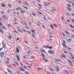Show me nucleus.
<instances>
[{
  "label": "nucleus",
  "instance_id": "obj_41",
  "mask_svg": "<svg viewBox=\"0 0 74 74\" xmlns=\"http://www.w3.org/2000/svg\"><path fill=\"white\" fill-rule=\"evenodd\" d=\"M51 27V28H52V29H53V25H50Z\"/></svg>",
  "mask_w": 74,
  "mask_h": 74
},
{
  "label": "nucleus",
  "instance_id": "obj_58",
  "mask_svg": "<svg viewBox=\"0 0 74 74\" xmlns=\"http://www.w3.org/2000/svg\"><path fill=\"white\" fill-rule=\"evenodd\" d=\"M67 21L68 22H70V20H67Z\"/></svg>",
  "mask_w": 74,
  "mask_h": 74
},
{
  "label": "nucleus",
  "instance_id": "obj_25",
  "mask_svg": "<svg viewBox=\"0 0 74 74\" xmlns=\"http://www.w3.org/2000/svg\"><path fill=\"white\" fill-rule=\"evenodd\" d=\"M38 14H40V15H42V13L40 12H38Z\"/></svg>",
  "mask_w": 74,
  "mask_h": 74
},
{
  "label": "nucleus",
  "instance_id": "obj_63",
  "mask_svg": "<svg viewBox=\"0 0 74 74\" xmlns=\"http://www.w3.org/2000/svg\"><path fill=\"white\" fill-rule=\"evenodd\" d=\"M70 66H71V67H73V65L72 64H71Z\"/></svg>",
  "mask_w": 74,
  "mask_h": 74
},
{
  "label": "nucleus",
  "instance_id": "obj_32",
  "mask_svg": "<svg viewBox=\"0 0 74 74\" xmlns=\"http://www.w3.org/2000/svg\"><path fill=\"white\" fill-rule=\"evenodd\" d=\"M3 49V47H2L0 49V51H2Z\"/></svg>",
  "mask_w": 74,
  "mask_h": 74
},
{
  "label": "nucleus",
  "instance_id": "obj_16",
  "mask_svg": "<svg viewBox=\"0 0 74 74\" xmlns=\"http://www.w3.org/2000/svg\"><path fill=\"white\" fill-rule=\"evenodd\" d=\"M68 61L69 62V63H70L71 64H73V63H72V62H71V61L70 60H68Z\"/></svg>",
  "mask_w": 74,
  "mask_h": 74
},
{
  "label": "nucleus",
  "instance_id": "obj_62",
  "mask_svg": "<svg viewBox=\"0 0 74 74\" xmlns=\"http://www.w3.org/2000/svg\"><path fill=\"white\" fill-rule=\"evenodd\" d=\"M15 63H16V64L17 65H19V64H18L17 62H15Z\"/></svg>",
  "mask_w": 74,
  "mask_h": 74
},
{
  "label": "nucleus",
  "instance_id": "obj_33",
  "mask_svg": "<svg viewBox=\"0 0 74 74\" xmlns=\"http://www.w3.org/2000/svg\"><path fill=\"white\" fill-rule=\"evenodd\" d=\"M49 69H50V70H51V71H54L53 69H52L51 68H49Z\"/></svg>",
  "mask_w": 74,
  "mask_h": 74
},
{
  "label": "nucleus",
  "instance_id": "obj_7",
  "mask_svg": "<svg viewBox=\"0 0 74 74\" xmlns=\"http://www.w3.org/2000/svg\"><path fill=\"white\" fill-rule=\"evenodd\" d=\"M7 70L8 73H10V74H12V71L11 70V69H7Z\"/></svg>",
  "mask_w": 74,
  "mask_h": 74
},
{
  "label": "nucleus",
  "instance_id": "obj_27",
  "mask_svg": "<svg viewBox=\"0 0 74 74\" xmlns=\"http://www.w3.org/2000/svg\"><path fill=\"white\" fill-rule=\"evenodd\" d=\"M41 55H42V56L43 57H45V55H44V54L42 53Z\"/></svg>",
  "mask_w": 74,
  "mask_h": 74
},
{
  "label": "nucleus",
  "instance_id": "obj_21",
  "mask_svg": "<svg viewBox=\"0 0 74 74\" xmlns=\"http://www.w3.org/2000/svg\"><path fill=\"white\" fill-rule=\"evenodd\" d=\"M20 12L21 14H23V13H25V11L22 10Z\"/></svg>",
  "mask_w": 74,
  "mask_h": 74
},
{
  "label": "nucleus",
  "instance_id": "obj_19",
  "mask_svg": "<svg viewBox=\"0 0 74 74\" xmlns=\"http://www.w3.org/2000/svg\"><path fill=\"white\" fill-rule=\"evenodd\" d=\"M21 70V71H23V72H24V71H25V70L23 69H20Z\"/></svg>",
  "mask_w": 74,
  "mask_h": 74
},
{
  "label": "nucleus",
  "instance_id": "obj_26",
  "mask_svg": "<svg viewBox=\"0 0 74 74\" xmlns=\"http://www.w3.org/2000/svg\"><path fill=\"white\" fill-rule=\"evenodd\" d=\"M57 69L58 71L59 72L60 71H59V68L58 67H57Z\"/></svg>",
  "mask_w": 74,
  "mask_h": 74
},
{
  "label": "nucleus",
  "instance_id": "obj_43",
  "mask_svg": "<svg viewBox=\"0 0 74 74\" xmlns=\"http://www.w3.org/2000/svg\"><path fill=\"white\" fill-rule=\"evenodd\" d=\"M8 66L9 67H11V66L10 65H8Z\"/></svg>",
  "mask_w": 74,
  "mask_h": 74
},
{
  "label": "nucleus",
  "instance_id": "obj_17",
  "mask_svg": "<svg viewBox=\"0 0 74 74\" xmlns=\"http://www.w3.org/2000/svg\"><path fill=\"white\" fill-rule=\"evenodd\" d=\"M31 32H32V33H34V34H35V31H34V30H33V29H32L31 30Z\"/></svg>",
  "mask_w": 74,
  "mask_h": 74
},
{
  "label": "nucleus",
  "instance_id": "obj_35",
  "mask_svg": "<svg viewBox=\"0 0 74 74\" xmlns=\"http://www.w3.org/2000/svg\"><path fill=\"white\" fill-rule=\"evenodd\" d=\"M0 26H3V23H2L0 22Z\"/></svg>",
  "mask_w": 74,
  "mask_h": 74
},
{
  "label": "nucleus",
  "instance_id": "obj_9",
  "mask_svg": "<svg viewBox=\"0 0 74 74\" xmlns=\"http://www.w3.org/2000/svg\"><path fill=\"white\" fill-rule=\"evenodd\" d=\"M71 41V39H68L67 40V42L68 43H70Z\"/></svg>",
  "mask_w": 74,
  "mask_h": 74
},
{
  "label": "nucleus",
  "instance_id": "obj_46",
  "mask_svg": "<svg viewBox=\"0 0 74 74\" xmlns=\"http://www.w3.org/2000/svg\"><path fill=\"white\" fill-rule=\"evenodd\" d=\"M42 26L44 29H45V27H44V25H42Z\"/></svg>",
  "mask_w": 74,
  "mask_h": 74
},
{
  "label": "nucleus",
  "instance_id": "obj_57",
  "mask_svg": "<svg viewBox=\"0 0 74 74\" xmlns=\"http://www.w3.org/2000/svg\"><path fill=\"white\" fill-rule=\"evenodd\" d=\"M3 14H4V12H1V14L2 15H3Z\"/></svg>",
  "mask_w": 74,
  "mask_h": 74
},
{
  "label": "nucleus",
  "instance_id": "obj_39",
  "mask_svg": "<svg viewBox=\"0 0 74 74\" xmlns=\"http://www.w3.org/2000/svg\"><path fill=\"white\" fill-rule=\"evenodd\" d=\"M35 48H36V49H39V48H38V47H35Z\"/></svg>",
  "mask_w": 74,
  "mask_h": 74
},
{
  "label": "nucleus",
  "instance_id": "obj_29",
  "mask_svg": "<svg viewBox=\"0 0 74 74\" xmlns=\"http://www.w3.org/2000/svg\"><path fill=\"white\" fill-rule=\"evenodd\" d=\"M3 17L5 19V20H7V19H6V17H5V16L4 15L3 16Z\"/></svg>",
  "mask_w": 74,
  "mask_h": 74
},
{
  "label": "nucleus",
  "instance_id": "obj_24",
  "mask_svg": "<svg viewBox=\"0 0 74 74\" xmlns=\"http://www.w3.org/2000/svg\"><path fill=\"white\" fill-rule=\"evenodd\" d=\"M43 19L45 21H47V20H46V18H45V16L43 17Z\"/></svg>",
  "mask_w": 74,
  "mask_h": 74
},
{
  "label": "nucleus",
  "instance_id": "obj_23",
  "mask_svg": "<svg viewBox=\"0 0 74 74\" xmlns=\"http://www.w3.org/2000/svg\"><path fill=\"white\" fill-rule=\"evenodd\" d=\"M25 73L26 74H29V72L26 71L25 72Z\"/></svg>",
  "mask_w": 74,
  "mask_h": 74
},
{
  "label": "nucleus",
  "instance_id": "obj_30",
  "mask_svg": "<svg viewBox=\"0 0 74 74\" xmlns=\"http://www.w3.org/2000/svg\"><path fill=\"white\" fill-rule=\"evenodd\" d=\"M32 15L34 16H36V15L35 14H34L33 13H32Z\"/></svg>",
  "mask_w": 74,
  "mask_h": 74
},
{
  "label": "nucleus",
  "instance_id": "obj_38",
  "mask_svg": "<svg viewBox=\"0 0 74 74\" xmlns=\"http://www.w3.org/2000/svg\"><path fill=\"white\" fill-rule=\"evenodd\" d=\"M27 32L28 33H29V34H30V33H31V32L29 31H27Z\"/></svg>",
  "mask_w": 74,
  "mask_h": 74
},
{
  "label": "nucleus",
  "instance_id": "obj_36",
  "mask_svg": "<svg viewBox=\"0 0 74 74\" xmlns=\"http://www.w3.org/2000/svg\"><path fill=\"white\" fill-rule=\"evenodd\" d=\"M38 6H40V7H42V5L40 3L38 4Z\"/></svg>",
  "mask_w": 74,
  "mask_h": 74
},
{
  "label": "nucleus",
  "instance_id": "obj_6",
  "mask_svg": "<svg viewBox=\"0 0 74 74\" xmlns=\"http://www.w3.org/2000/svg\"><path fill=\"white\" fill-rule=\"evenodd\" d=\"M60 57L61 58H66V56L63 54Z\"/></svg>",
  "mask_w": 74,
  "mask_h": 74
},
{
  "label": "nucleus",
  "instance_id": "obj_40",
  "mask_svg": "<svg viewBox=\"0 0 74 74\" xmlns=\"http://www.w3.org/2000/svg\"><path fill=\"white\" fill-rule=\"evenodd\" d=\"M71 38H74V36H71Z\"/></svg>",
  "mask_w": 74,
  "mask_h": 74
},
{
  "label": "nucleus",
  "instance_id": "obj_4",
  "mask_svg": "<svg viewBox=\"0 0 74 74\" xmlns=\"http://www.w3.org/2000/svg\"><path fill=\"white\" fill-rule=\"evenodd\" d=\"M63 43L64 46L65 47V48H67V47H66V44H67V42H66L65 41L63 40Z\"/></svg>",
  "mask_w": 74,
  "mask_h": 74
},
{
  "label": "nucleus",
  "instance_id": "obj_56",
  "mask_svg": "<svg viewBox=\"0 0 74 74\" xmlns=\"http://www.w3.org/2000/svg\"><path fill=\"white\" fill-rule=\"evenodd\" d=\"M29 24L30 26H32V25H31V23H30L29 22Z\"/></svg>",
  "mask_w": 74,
  "mask_h": 74
},
{
  "label": "nucleus",
  "instance_id": "obj_18",
  "mask_svg": "<svg viewBox=\"0 0 74 74\" xmlns=\"http://www.w3.org/2000/svg\"><path fill=\"white\" fill-rule=\"evenodd\" d=\"M31 52H32V51L29 50V51L27 52V53H28V54H31V53H31Z\"/></svg>",
  "mask_w": 74,
  "mask_h": 74
},
{
  "label": "nucleus",
  "instance_id": "obj_54",
  "mask_svg": "<svg viewBox=\"0 0 74 74\" xmlns=\"http://www.w3.org/2000/svg\"><path fill=\"white\" fill-rule=\"evenodd\" d=\"M68 9L69 10V11H71V9H70V8H68Z\"/></svg>",
  "mask_w": 74,
  "mask_h": 74
},
{
  "label": "nucleus",
  "instance_id": "obj_10",
  "mask_svg": "<svg viewBox=\"0 0 74 74\" xmlns=\"http://www.w3.org/2000/svg\"><path fill=\"white\" fill-rule=\"evenodd\" d=\"M42 59L44 60H45V62H48V60L46 59V58H42Z\"/></svg>",
  "mask_w": 74,
  "mask_h": 74
},
{
  "label": "nucleus",
  "instance_id": "obj_2",
  "mask_svg": "<svg viewBox=\"0 0 74 74\" xmlns=\"http://www.w3.org/2000/svg\"><path fill=\"white\" fill-rule=\"evenodd\" d=\"M48 53L49 54H50V55H53V54H54V51H53L49 50Z\"/></svg>",
  "mask_w": 74,
  "mask_h": 74
},
{
  "label": "nucleus",
  "instance_id": "obj_15",
  "mask_svg": "<svg viewBox=\"0 0 74 74\" xmlns=\"http://www.w3.org/2000/svg\"><path fill=\"white\" fill-rule=\"evenodd\" d=\"M16 49L17 50V52H19V49H18V48L17 47L16 48Z\"/></svg>",
  "mask_w": 74,
  "mask_h": 74
},
{
  "label": "nucleus",
  "instance_id": "obj_47",
  "mask_svg": "<svg viewBox=\"0 0 74 74\" xmlns=\"http://www.w3.org/2000/svg\"><path fill=\"white\" fill-rule=\"evenodd\" d=\"M20 40V38H17V41H18V40Z\"/></svg>",
  "mask_w": 74,
  "mask_h": 74
},
{
  "label": "nucleus",
  "instance_id": "obj_5",
  "mask_svg": "<svg viewBox=\"0 0 74 74\" xmlns=\"http://www.w3.org/2000/svg\"><path fill=\"white\" fill-rule=\"evenodd\" d=\"M16 57L18 61L19 62V61H20V58H19V56L17 55H16Z\"/></svg>",
  "mask_w": 74,
  "mask_h": 74
},
{
  "label": "nucleus",
  "instance_id": "obj_31",
  "mask_svg": "<svg viewBox=\"0 0 74 74\" xmlns=\"http://www.w3.org/2000/svg\"><path fill=\"white\" fill-rule=\"evenodd\" d=\"M32 36L33 37H34V38H36V36H35L34 34H32Z\"/></svg>",
  "mask_w": 74,
  "mask_h": 74
},
{
  "label": "nucleus",
  "instance_id": "obj_14",
  "mask_svg": "<svg viewBox=\"0 0 74 74\" xmlns=\"http://www.w3.org/2000/svg\"><path fill=\"white\" fill-rule=\"evenodd\" d=\"M56 61H57V62H59V61H60V60L59 58H58V59H55Z\"/></svg>",
  "mask_w": 74,
  "mask_h": 74
},
{
  "label": "nucleus",
  "instance_id": "obj_11",
  "mask_svg": "<svg viewBox=\"0 0 74 74\" xmlns=\"http://www.w3.org/2000/svg\"><path fill=\"white\" fill-rule=\"evenodd\" d=\"M3 48H4V49H5V48H6V46H5V45L4 44V43H3Z\"/></svg>",
  "mask_w": 74,
  "mask_h": 74
},
{
  "label": "nucleus",
  "instance_id": "obj_22",
  "mask_svg": "<svg viewBox=\"0 0 74 74\" xmlns=\"http://www.w3.org/2000/svg\"><path fill=\"white\" fill-rule=\"evenodd\" d=\"M0 31L2 33V34H4V32H3V30L0 29Z\"/></svg>",
  "mask_w": 74,
  "mask_h": 74
},
{
  "label": "nucleus",
  "instance_id": "obj_45",
  "mask_svg": "<svg viewBox=\"0 0 74 74\" xmlns=\"http://www.w3.org/2000/svg\"><path fill=\"white\" fill-rule=\"evenodd\" d=\"M70 27H71L72 28H74V27H73V26L71 25H70Z\"/></svg>",
  "mask_w": 74,
  "mask_h": 74
},
{
  "label": "nucleus",
  "instance_id": "obj_20",
  "mask_svg": "<svg viewBox=\"0 0 74 74\" xmlns=\"http://www.w3.org/2000/svg\"><path fill=\"white\" fill-rule=\"evenodd\" d=\"M22 6L24 8H26V9H27H27H28V8H27V7H25V6H24V5H22Z\"/></svg>",
  "mask_w": 74,
  "mask_h": 74
},
{
  "label": "nucleus",
  "instance_id": "obj_1",
  "mask_svg": "<svg viewBox=\"0 0 74 74\" xmlns=\"http://www.w3.org/2000/svg\"><path fill=\"white\" fill-rule=\"evenodd\" d=\"M5 53L4 52H1L0 53V56L1 58V59H3V58L4 57V56Z\"/></svg>",
  "mask_w": 74,
  "mask_h": 74
},
{
  "label": "nucleus",
  "instance_id": "obj_52",
  "mask_svg": "<svg viewBox=\"0 0 74 74\" xmlns=\"http://www.w3.org/2000/svg\"><path fill=\"white\" fill-rule=\"evenodd\" d=\"M9 37L10 38H12V37H11V36L9 35Z\"/></svg>",
  "mask_w": 74,
  "mask_h": 74
},
{
  "label": "nucleus",
  "instance_id": "obj_37",
  "mask_svg": "<svg viewBox=\"0 0 74 74\" xmlns=\"http://www.w3.org/2000/svg\"><path fill=\"white\" fill-rule=\"evenodd\" d=\"M32 58L33 59H35L36 58H35V57L34 56V57H32Z\"/></svg>",
  "mask_w": 74,
  "mask_h": 74
},
{
  "label": "nucleus",
  "instance_id": "obj_61",
  "mask_svg": "<svg viewBox=\"0 0 74 74\" xmlns=\"http://www.w3.org/2000/svg\"><path fill=\"white\" fill-rule=\"evenodd\" d=\"M62 34L63 35V36H65V35L64 34L62 33Z\"/></svg>",
  "mask_w": 74,
  "mask_h": 74
},
{
  "label": "nucleus",
  "instance_id": "obj_49",
  "mask_svg": "<svg viewBox=\"0 0 74 74\" xmlns=\"http://www.w3.org/2000/svg\"><path fill=\"white\" fill-rule=\"evenodd\" d=\"M66 14L68 16H69V13H66Z\"/></svg>",
  "mask_w": 74,
  "mask_h": 74
},
{
  "label": "nucleus",
  "instance_id": "obj_44",
  "mask_svg": "<svg viewBox=\"0 0 74 74\" xmlns=\"http://www.w3.org/2000/svg\"><path fill=\"white\" fill-rule=\"evenodd\" d=\"M65 71V73H66V74H69V73L67 72V71Z\"/></svg>",
  "mask_w": 74,
  "mask_h": 74
},
{
  "label": "nucleus",
  "instance_id": "obj_59",
  "mask_svg": "<svg viewBox=\"0 0 74 74\" xmlns=\"http://www.w3.org/2000/svg\"><path fill=\"white\" fill-rule=\"evenodd\" d=\"M7 60L8 61H10V60H9V58H7Z\"/></svg>",
  "mask_w": 74,
  "mask_h": 74
},
{
  "label": "nucleus",
  "instance_id": "obj_53",
  "mask_svg": "<svg viewBox=\"0 0 74 74\" xmlns=\"http://www.w3.org/2000/svg\"><path fill=\"white\" fill-rule=\"evenodd\" d=\"M65 24L66 25H67V22H65Z\"/></svg>",
  "mask_w": 74,
  "mask_h": 74
},
{
  "label": "nucleus",
  "instance_id": "obj_34",
  "mask_svg": "<svg viewBox=\"0 0 74 74\" xmlns=\"http://www.w3.org/2000/svg\"><path fill=\"white\" fill-rule=\"evenodd\" d=\"M65 33H66V34H69V32H67L66 31H65Z\"/></svg>",
  "mask_w": 74,
  "mask_h": 74
},
{
  "label": "nucleus",
  "instance_id": "obj_64",
  "mask_svg": "<svg viewBox=\"0 0 74 74\" xmlns=\"http://www.w3.org/2000/svg\"><path fill=\"white\" fill-rule=\"evenodd\" d=\"M23 30L25 32H26V30H25V29H23Z\"/></svg>",
  "mask_w": 74,
  "mask_h": 74
},
{
  "label": "nucleus",
  "instance_id": "obj_55",
  "mask_svg": "<svg viewBox=\"0 0 74 74\" xmlns=\"http://www.w3.org/2000/svg\"><path fill=\"white\" fill-rule=\"evenodd\" d=\"M8 6L9 7H10V8L11 7V5H10V4L8 5Z\"/></svg>",
  "mask_w": 74,
  "mask_h": 74
},
{
  "label": "nucleus",
  "instance_id": "obj_50",
  "mask_svg": "<svg viewBox=\"0 0 74 74\" xmlns=\"http://www.w3.org/2000/svg\"><path fill=\"white\" fill-rule=\"evenodd\" d=\"M17 73H18L19 74V73H20V71H17Z\"/></svg>",
  "mask_w": 74,
  "mask_h": 74
},
{
  "label": "nucleus",
  "instance_id": "obj_42",
  "mask_svg": "<svg viewBox=\"0 0 74 74\" xmlns=\"http://www.w3.org/2000/svg\"><path fill=\"white\" fill-rule=\"evenodd\" d=\"M61 19H62V21H63V19H64V17H61Z\"/></svg>",
  "mask_w": 74,
  "mask_h": 74
},
{
  "label": "nucleus",
  "instance_id": "obj_60",
  "mask_svg": "<svg viewBox=\"0 0 74 74\" xmlns=\"http://www.w3.org/2000/svg\"><path fill=\"white\" fill-rule=\"evenodd\" d=\"M67 5H68V6H69V7H71V6H70V5H69V4H67Z\"/></svg>",
  "mask_w": 74,
  "mask_h": 74
},
{
  "label": "nucleus",
  "instance_id": "obj_13",
  "mask_svg": "<svg viewBox=\"0 0 74 74\" xmlns=\"http://www.w3.org/2000/svg\"><path fill=\"white\" fill-rule=\"evenodd\" d=\"M53 26H54L56 28H57V27H58V25L55 24H53Z\"/></svg>",
  "mask_w": 74,
  "mask_h": 74
},
{
  "label": "nucleus",
  "instance_id": "obj_48",
  "mask_svg": "<svg viewBox=\"0 0 74 74\" xmlns=\"http://www.w3.org/2000/svg\"><path fill=\"white\" fill-rule=\"evenodd\" d=\"M49 48L50 49H52V47H49Z\"/></svg>",
  "mask_w": 74,
  "mask_h": 74
},
{
  "label": "nucleus",
  "instance_id": "obj_51",
  "mask_svg": "<svg viewBox=\"0 0 74 74\" xmlns=\"http://www.w3.org/2000/svg\"><path fill=\"white\" fill-rule=\"evenodd\" d=\"M18 9H19V10H22V8H21L19 7L18 8Z\"/></svg>",
  "mask_w": 74,
  "mask_h": 74
},
{
  "label": "nucleus",
  "instance_id": "obj_12",
  "mask_svg": "<svg viewBox=\"0 0 74 74\" xmlns=\"http://www.w3.org/2000/svg\"><path fill=\"white\" fill-rule=\"evenodd\" d=\"M1 5L3 7L5 8V7H6V5L4 4H1Z\"/></svg>",
  "mask_w": 74,
  "mask_h": 74
},
{
  "label": "nucleus",
  "instance_id": "obj_3",
  "mask_svg": "<svg viewBox=\"0 0 74 74\" xmlns=\"http://www.w3.org/2000/svg\"><path fill=\"white\" fill-rule=\"evenodd\" d=\"M1 28L2 29V30H7V28H6V27L4 26H3L1 27Z\"/></svg>",
  "mask_w": 74,
  "mask_h": 74
},
{
  "label": "nucleus",
  "instance_id": "obj_8",
  "mask_svg": "<svg viewBox=\"0 0 74 74\" xmlns=\"http://www.w3.org/2000/svg\"><path fill=\"white\" fill-rule=\"evenodd\" d=\"M36 70L37 71H41L42 70V68H36Z\"/></svg>",
  "mask_w": 74,
  "mask_h": 74
},
{
  "label": "nucleus",
  "instance_id": "obj_28",
  "mask_svg": "<svg viewBox=\"0 0 74 74\" xmlns=\"http://www.w3.org/2000/svg\"><path fill=\"white\" fill-rule=\"evenodd\" d=\"M64 53H66V54L68 53L66 51H64Z\"/></svg>",
  "mask_w": 74,
  "mask_h": 74
}]
</instances>
